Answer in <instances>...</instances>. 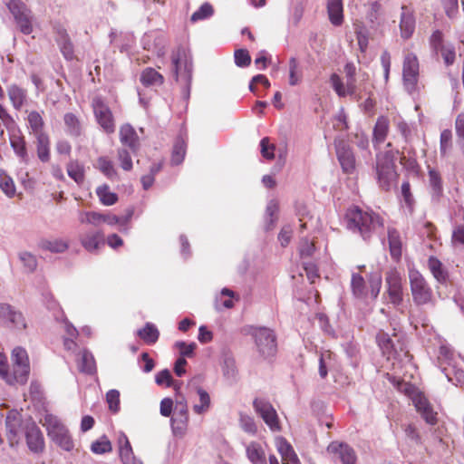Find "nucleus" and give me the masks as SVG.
I'll return each instance as SVG.
<instances>
[{"label": "nucleus", "instance_id": "f3484780", "mask_svg": "<svg viewBox=\"0 0 464 464\" xmlns=\"http://www.w3.org/2000/svg\"><path fill=\"white\" fill-rule=\"evenodd\" d=\"M413 402L417 411L428 424L435 425L437 423V412L433 411L432 406L425 396L422 394L416 395Z\"/></svg>", "mask_w": 464, "mask_h": 464}, {"label": "nucleus", "instance_id": "cd10ccee", "mask_svg": "<svg viewBox=\"0 0 464 464\" xmlns=\"http://www.w3.org/2000/svg\"><path fill=\"white\" fill-rule=\"evenodd\" d=\"M35 136V147L38 159L45 163L51 159L50 138L47 133Z\"/></svg>", "mask_w": 464, "mask_h": 464}, {"label": "nucleus", "instance_id": "412c9836", "mask_svg": "<svg viewBox=\"0 0 464 464\" xmlns=\"http://www.w3.org/2000/svg\"><path fill=\"white\" fill-rule=\"evenodd\" d=\"M104 235L102 231L92 230L85 232L80 236V242L82 246L88 252H95L98 250L101 244L103 243Z\"/></svg>", "mask_w": 464, "mask_h": 464}, {"label": "nucleus", "instance_id": "37998d69", "mask_svg": "<svg viewBox=\"0 0 464 464\" xmlns=\"http://www.w3.org/2000/svg\"><path fill=\"white\" fill-rule=\"evenodd\" d=\"M58 44L63 55L66 60L72 61L75 58L73 44L65 32L61 34V38L58 41Z\"/></svg>", "mask_w": 464, "mask_h": 464}, {"label": "nucleus", "instance_id": "e433bc0d", "mask_svg": "<svg viewBox=\"0 0 464 464\" xmlns=\"http://www.w3.org/2000/svg\"><path fill=\"white\" fill-rule=\"evenodd\" d=\"M138 335L145 343L154 344L159 339L160 332L153 324L147 323L138 331Z\"/></svg>", "mask_w": 464, "mask_h": 464}, {"label": "nucleus", "instance_id": "58836bf2", "mask_svg": "<svg viewBox=\"0 0 464 464\" xmlns=\"http://www.w3.org/2000/svg\"><path fill=\"white\" fill-rule=\"evenodd\" d=\"M26 121L34 135L43 134L44 121L42 114L37 111H31L27 114Z\"/></svg>", "mask_w": 464, "mask_h": 464}, {"label": "nucleus", "instance_id": "4d7b16f0", "mask_svg": "<svg viewBox=\"0 0 464 464\" xmlns=\"http://www.w3.org/2000/svg\"><path fill=\"white\" fill-rule=\"evenodd\" d=\"M118 160L123 170L130 171L132 169V160L126 149L118 150Z\"/></svg>", "mask_w": 464, "mask_h": 464}, {"label": "nucleus", "instance_id": "c03bdc74", "mask_svg": "<svg viewBox=\"0 0 464 464\" xmlns=\"http://www.w3.org/2000/svg\"><path fill=\"white\" fill-rule=\"evenodd\" d=\"M104 213L97 211H83L81 212L79 220L82 224H90L94 227L100 226L103 223Z\"/></svg>", "mask_w": 464, "mask_h": 464}, {"label": "nucleus", "instance_id": "39448f33", "mask_svg": "<svg viewBox=\"0 0 464 464\" xmlns=\"http://www.w3.org/2000/svg\"><path fill=\"white\" fill-rule=\"evenodd\" d=\"M172 72L177 82H183L189 88L192 78V63L188 51L178 46L171 53Z\"/></svg>", "mask_w": 464, "mask_h": 464}, {"label": "nucleus", "instance_id": "e2e57ef3", "mask_svg": "<svg viewBox=\"0 0 464 464\" xmlns=\"http://www.w3.org/2000/svg\"><path fill=\"white\" fill-rule=\"evenodd\" d=\"M455 130L459 143L464 146V112L458 114L456 117Z\"/></svg>", "mask_w": 464, "mask_h": 464}, {"label": "nucleus", "instance_id": "b1692460", "mask_svg": "<svg viewBox=\"0 0 464 464\" xmlns=\"http://www.w3.org/2000/svg\"><path fill=\"white\" fill-rule=\"evenodd\" d=\"M133 209H128L126 214L123 216H116L111 213H104L103 223L109 226H119L120 231L122 233H127L129 230V225L131 221L133 216Z\"/></svg>", "mask_w": 464, "mask_h": 464}, {"label": "nucleus", "instance_id": "a878e982", "mask_svg": "<svg viewBox=\"0 0 464 464\" xmlns=\"http://www.w3.org/2000/svg\"><path fill=\"white\" fill-rule=\"evenodd\" d=\"M326 9L330 23L334 26H340L343 23V0H327Z\"/></svg>", "mask_w": 464, "mask_h": 464}, {"label": "nucleus", "instance_id": "de8ad7c7", "mask_svg": "<svg viewBox=\"0 0 464 464\" xmlns=\"http://www.w3.org/2000/svg\"><path fill=\"white\" fill-rule=\"evenodd\" d=\"M186 154V144L185 141L181 139H178L173 146L172 154H171V162L175 165L180 164Z\"/></svg>", "mask_w": 464, "mask_h": 464}, {"label": "nucleus", "instance_id": "4be33fe9", "mask_svg": "<svg viewBox=\"0 0 464 464\" xmlns=\"http://www.w3.org/2000/svg\"><path fill=\"white\" fill-rule=\"evenodd\" d=\"M390 131V120L386 116L378 117L372 131V143L376 149L383 143Z\"/></svg>", "mask_w": 464, "mask_h": 464}, {"label": "nucleus", "instance_id": "393cba45", "mask_svg": "<svg viewBox=\"0 0 464 464\" xmlns=\"http://www.w3.org/2000/svg\"><path fill=\"white\" fill-rule=\"evenodd\" d=\"M120 140L121 144L129 147L132 152L139 149V137L134 128L130 124H124L120 128Z\"/></svg>", "mask_w": 464, "mask_h": 464}, {"label": "nucleus", "instance_id": "2f4dec72", "mask_svg": "<svg viewBox=\"0 0 464 464\" xmlns=\"http://www.w3.org/2000/svg\"><path fill=\"white\" fill-rule=\"evenodd\" d=\"M63 122L66 127V132L72 137H79L82 132V126L79 117L72 113L67 112L63 116Z\"/></svg>", "mask_w": 464, "mask_h": 464}, {"label": "nucleus", "instance_id": "774afa93", "mask_svg": "<svg viewBox=\"0 0 464 464\" xmlns=\"http://www.w3.org/2000/svg\"><path fill=\"white\" fill-rule=\"evenodd\" d=\"M452 245H464V225L455 226L451 235Z\"/></svg>", "mask_w": 464, "mask_h": 464}, {"label": "nucleus", "instance_id": "f8f14e48", "mask_svg": "<svg viewBox=\"0 0 464 464\" xmlns=\"http://www.w3.org/2000/svg\"><path fill=\"white\" fill-rule=\"evenodd\" d=\"M256 412L263 419L272 431H280L281 425L274 406L266 400L256 398L253 401Z\"/></svg>", "mask_w": 464, "mask_h": 464}, {"label": "nucleus", "instance_id": "1a4fd4ad", "mask_svg": "<svg viewBox=\"0 0 464 464\" xmlns=\"http://www.w3.org/2000/svg\"><path fill=\"white\" fill-rule=\"evenodd\" d=\"M419 70L420 64L416 54L408 53L403 59L402 79L403 85L409 93H413L417 91Z\"/></svg>", "mask_w": 464, "mask_h": 464}, {"label": "nucleus", "instance_id": "4468645a", "mask_svg": "<svg viewBox=\"0 0 464 464\" xmlns=\"http://www.w3.org/2000/svg\"><path fill=\"white\" fill-rule=\"evenodd\" d=\"M440 355L444 357L442 362L443 372L450 382H461L464 381V370L457 366L454 354L450 353L446 348L440 349Z\"/></svg>", "mask_w": 464, "mask_h": 464}, {"label": "nucleus", "instance_id": "5fc2aeb1", "mask_svg": "<svg viewBox=\"0 0 464 464\" xmlns=\"http://www.w3.org/2000/svg\"><path fill=\"white\" fill-rule=\"evenodd\" d=\"M106 401L110 411L116 413L120 410V392L117 390H110L106 393Z\"/></svg>", "mask_w": 464, "mask_h": 464}, {"label": "nucleus", "instance_id": "0e129e2a", "mask_svg": "<svg viewBox=\"0 0 464 464\" xmlns=\"http://www.w3.org/2000/svg\"><path fill=\"white\" fill-rule=\"evenodd\" d=\"M298 62L295 57L289 60V83L292 86L296 85L300 78L297 76Z\"/></svg>", "mask_w": 464, "mask_h": 464}, {"label": "nucleus", "instance_id": "473e14b6", "mask_svg": "<svg viewBox=\"0 0 464 464\" xmlns=\"http://www.w3.org/2000/svg\"><path fill=\"white\" fill-rule=\"evenodd\" d=\"M68 176L78 185H82L85 180L84 166L76 160H70L66 165Z\"/></svg>", "mask_w": 464, "mask_h": 464}, {"label": "nucleus", "instance_id": "ddd939ff", "mask_svg": "<svg viewBox=\"0 0 464 464\" xmlns=\"http://www.w3.org/2000/svg\"><path fill=\"white\" fill-rule=\"evenodd\" d=\"M23 430L29 450L34 454H42L44 451L45 443L39 427L34 422H31L26 424Z\"/></svg>", "mask_w": 464, "mask_h": 464}, {"label": "nucleus", "instance_id": "09e8293b", "mask_svg": "<svg viewBox=\"0 0 464 464\" xmlns=\"http://www.w3.org/2000/svg\"><path fill=\"white\" fill-rule=\"evenodd\" d=\"M97 169L110 179L117 176V172L114 169L113 163L107 157L98 158Z\"/></svg>", "mask_w": 464, "mask_h": 464}, {"label": "nucleus", "instance_id": "6e6d98bb", "mask_svg": "<svg viewBox=\"0 0 464 464\" xmlns=\"http://www.w3.org/2000/svg\"><path fill=\"white\" fill-rule=\"evenodd\" d=\"M0 377L3 378L8 384L14 385L13 372L9 373L7 360L5 354L0 353Z\"/></svg>", "mask_w": 464, "mask_h": 464}, {"label": "nucleus", "instance_id": "423d86ee", "mask_svg": "<svg viewBox=\"0 0 464 464\" xmlns=\"http://www.w3.org/2000/svg\"><path fill=\"white\" fill-rule=\"evenodd\" d=\"M250 334L255 340L258 352L264 358H270L277 352L274 332L266 327H252Z\"/></svg>", "mask_w": 464, "mask_h": 464}, {"label": "nucleus", "instance_id": "4c0bfd02", "mask_svg": "<svg viewBox=\"0 0 464 464\" xmlns=\"http://www.w3.org/2000/svg\"><path fill=\"white\" fill-rule=\"evenodd\" d=\"M96 195L103 206H112L118 202V195L111 191L107 184L99 186L96 188Z\"/></svg>", "mask_w": 464, "mask_h": 464}, {"label": "nucleus", "instance_id": "49530a36", "mask_svg": "<svg viewBox=\"0 0 464 464\" xmlns=\"http://www.w3.org/2000/svg\"><path fill=\"white\" fill-rule=\"evenodd\" d=\"M198 394L199 396V403L193 406V411L197 414H203L207 412L210 407V397L209 394L203 389H198Z\"/></svg>", "mask_w": 464, "mask_h": 464}, {"label": "nucleus", "instance_id": "6ab92c4d", "mask_svg": "<svg viewBox=\"0 0 464 464\" xmlns=\"http://www.w3.org/2000/svg\"><path fill=\"white\" fill-rule=\"evenodd\" d=\"M0 318H2L5 323L8 322L12 324L14 328L24 329L26 327L23 314L14 310L9 304H0Z\"/></svg>", "mask_w": 464, "mask_h": 464}, {"label": "nucleus", "instance_id": "680f3d73", "mask_svg": "<svg viewBox=\"0 0 464 464\" xmlns=\"http://www.w3.org/2000/svg\"><path fill=\"white\" fill-rule=\"evenodd\" d=\"M155 381L158 385L165 384L167 387L173 385V378L168 369L159 372L155 376Z\"/></svg>", "mask_w": 464, "mask_h": 464}, {"label": "nucleus", "instance_id": "2eb2a0df", "mask_svg": "<svg viewBox=\"0 0 464 464\" xmlns=\"http://www.w3.org/2000/svg\"><path fill=\"white\" fill-rule=\"evenodd\" d=\"M336 156L345 173H353L356 168V160L353 149L343 140L335 144Z\"/></svg>", "mask_w": 464, "mask_h": 464}, {"label": "nucleus", "instance_id": "c9c22d12", "mask_svg": "<svg viewBox=\"0 0 464 464\" xmlns=\"http://www.w3.org/2000/svg\"><path fill=\"white\" fill-rule=\"evenodd\" d=\"M10 143L15 154L22 160V161L27 162L28 153L24 137L14 134L10 137Z\"/></svg>", "mask_w": 464, "mask_h": 464}, {"label": "nucleus", "instance_id": "7c9ffc66", "mask_svg": "<svg viewBox=\"0 0 464 464\" xmlns=\"http://www.w3.org/2000/svg\"><path fill=\"white\" fill-rule=\"evenodd\" d=\"M7 439L11 446H15L20 441V420L14 417V412H10L6 417Z\"/></svg>", "mask_w": 464, "mask_h": 464}, {"label": "nucleus", "instance_id": "9d476101", "mask_svg": "<svg viewBox=\"0 0 464 464\" xmlns=\"http://www.w3.org/2000/svg\"><path fill=\"white\" fill-rule=\"evenodd\" d=\"M13 376L14 384H24L30 372L27 352L22 347H16L12 352Z\"/></svg>", "mask_w": 464, "mask_h": 464}, {"label": "nucleus", "instance_id": "dca6fc26", "mask_svg": "<svg viewBox=\"0 0 464 464\" xmlns=\"http://www.w3.org/2000/svg\"><path fill=\"white\" fill-rule=\"evenodd\" d=\"M327 450L338 458L343 464H355L357 461L354 450L348 444L334 441L328 446Z\"/></svg>", "mask_w": 464, "mask_h": 464}, {"label": "nucleus", "instance_id": "bb28decb", "mask_svg": "<svg viewBox=\"0 0 464 464\" xmlns=\"http://www.w3.org/2000/svg\"><path fill=\"white\" fill-rule=\"evenodd\" d=\"M7 94L13 107L19 111L27 102V92L17 84H11L7 88Z\"/></svg>", "mask_w": 464, "mask_h": 464}, {"label": "nucleus", "instance_id": "0eeeda50", "mask_svg": "<svg viewBox=\"0 0 464 464\" xmlns=\"http://www.w3.org/2000/svg\"><path fill=\"white\" fill-rule=\"evenodd\" d=\"M6 7L12 14L19 30L24 34L33 32V14L30 8L21 0H10Z\"/></svg>", "mask_w": 464, "mask_h": 464}, {"label": "nucleus", "instance_id": "8fccbe9b", "mask_svg": "<svg viewBox=\"0 0 464 464\" xmlns=\"http://www.w3.org/2000/svg\"><path fill=\"white\" fill-rule=\"evenodd\" d=\"M452 147V132L450 130H443L440 139V151L441 156H446Z\"/></svg>", "mask_w": 464, "mask_h": 464}, {"label": "nucleus", "instance_id": "20e7f679", "mask_svg": "<svg viewBox=\"0 0 464 464\" xmlns=\"http://www.w3.org/2000/svg\"><path fill=\"white\" fill-rule=\"evenodd\" d=\"M42 425L46 429L48 437L61 449L71 451L74 443L68 429L53 414L44 415L41 420Z\"/></svg>", "mask_w": 464, "mask_h": 464}, {"label": "nucleus", "instance_id": "5701e85b", "mask_svg": "<svg viewBox=\"0 0 464 464\" xmlns=\"http://www.w3.org/2000/svg\"><path fill=\"white\" fill-rule=\"evenodd\" d=\"M276 449L281 455L283 464H297L299 459L291 444L283 437L276 440Z\"/></svg>", "mask_w": 464, "mask_h": 464}, {"label": "nucleus", "instance_id": "9b49d317", "mask_svg": "<svg viewBox=\"0 0 464 464\" xmlns=\"http://www.w3.org/2000/svg\"><path fill=\"white\" fill-rule=\"evenodd\" d=\"M385 284L390 303L394 305L401 304L403 301L402 277L396 268H390L385 273Z\"/></svg>", "mask_w": 464, "mask_h": 464}, {"label": "nucleus", "instance_id": "a19ab883", "mask_svg": "<svg viewBox=\"0 0 464 464\" xmlns=\"http://www.w3.org/2000/svg\"><path fill=\"white\" fill-rule=\"evenodd\" d=\"M68 243L63 239H44L40 242V247L53 253H63L68 248Z\"/></svg>", "mask_w": 464, "mask_h": 464}, {"label": "nucleus", "instance_id": "f257e3e1", "mask_svg": "<svg viewBox=\"0 0 464 464\" xmlns=\"http://www.w3.org/2000/svg\"><path fill=\"white\" fill-rule=\"evenodd\" d=\"M345 221L347 228L359 234L363 239L371 238L384 225L379 214L372 210H363L357 206L347 209Z\"/></svg>", "mask_w": 464, "mask_h": 464}, {"label": "nucleus", "instance_id": "bf43d9fd", "mask_svg": "<svg viewBox=\"0 0 464 464\" xmlns=\"http://www.w3.org/2000/svg\"><path fill=\"white\" fill-rule=\"evenodd\" d=\"M445 63L449 66L454 63L456 58L455 48L451 45H444L439 49Z\"/></svg>", "mask_w": 464, "mask_h": 464}, {"label": "nucleus", "instance_id": "ea45409f", "mask_svg": "<svg viewBox=\"0 0 464 464\" xmlns=\"http://www.w3.org/2000/svg\"><path fill=\"white\" fill-rule=\"evenodd\" d=\"M78 367L81 372L86 373H93L96 370V364L93 355L87 350H83L80 353Z\"/></svg>", "mask_w": 464, "mask_h": 464}, {"label": "nucleus", "instance_id": "79ce46f5", "mask_svg": "<svg viewBox=\"0 0 464 464\" xmlns=\"http://www.w3.org/2000/svg\"><path fill=\"white\" fill-rule=\"evenodd\" d=\"M351 287L353 294L356 297L362 298L366 296V284L363 277L360 274H353L351 280Z\"/></svg>", "mask_w": 464, "mask_h": 464}, {"label": "nucleus", "instance_id": "c756f323", "mask_svg": "<svg viewBox=\"0 0 464 464\" xmlns=\"http://www.w3.org/2000/svg\"><path fill=\"white\" fill-rule=\"evenodd\" d=\"M330 82L339 97H345L355 92L356 85H353L352 82H346V84H344L342 78L335 72L331 74Z\"/></svg>", "mask_w": 464, "mask_h": 464}, {"label": "nucleus", "instance_id": "a18cd8bd", "mask_svg": "<svg viewBox=\"0 0 464 464\" xmlns=\"http://www.w3.org/2000/svg\"><path fill=\"white\" fill-rule=\"evenodd\" d=\"M0 188L9 198L15 194V186L13 179L0 169Z\"/></svg>", "mask_w": 464, "mask_h": 464}, {"label": "nucleus", "instance_id": "f704fd0d", "mask_svg": "<svg viewBox=\"0 0 464 464\" xmlns=\"http://www.w3.org/2000/svg\"><path fill=\"white\" fill-rule=\"evenodd\" d=\"M246 456L253 464H266L265 451L257 442H251L246 447Z\"/></svg>", "mask_w": 464, "mask_h": 464}, {"label": "nucleus", "instance_id": "a211bd4d", "mask_svg": "<svg viewBox=\"0 0 464 464\" xmlns=\"http://www.w3.org/2000/svg\"><path fill=\"white\" fill-rule=\"evenodd\" d=\"M415 31V17L413 13L407 6L401 7L400 32L404 40L410 39Z\"/></svg>", "mask_w": 464, "mask_h": 464}, {"label": "nucleus", "instance_id": "f03ea898", "mask_svg": "<svg viewBox=\"0 0 464 464\" xmlns=\"http://www.w3.org/2000/svg\"><path fill=\"white\" fill-rule=\"evenodd\" d=\"M386 147L388 150L376 154L374 169L380 188L383 191H390L396 185L399 176L395 165L399 151L393 150L390 142Z\"/></svg>", "mask_w": 464, "mask_h": 464}, {"label": "nucleus", "instance_id": "864d4df0", "mask_svg": "<svg viewBox=\"0 0 464 464\" xmlns=\"http://www.w3.org/2000/svg\"><path fill=\"white\" fill-rule=\"evenodd\" d=\"M235 63L238 67H247L251 63V57L246 49H237L234 53Z\"/></svg>", "mask_w": 464, "mask_h": 464}, {"label": "nucleus", "instance_id": "603ef678", "mask_svg": "<svg viewBox=\"0 0 464 464\" xmlns=\"http://www.w3.org/2000/svg\"><path fill=\"white\" fill-rule=\"evenodd\" d=\"M261 155L268 160H272L275 158L276 146L270 143L268 137H265L260 141Z\"/></svg>", "mask_w": 464, "mask_h": 464}, {"label": "nucleus", "instance_id": "7ed1b4c3", "mask_svg": "<svg viewBox=\"0 0 464 464\" xmlns=\"http://www.w3.org/2000/svg\"><path fill=\"white\" fill-rule=\"evenodd\" d=\"M409 284L412 301L417 306L434 304V295L423 275L415 268L409 269Z\"/></svg>", "mask_w": 464, "mask_h": 464}, {"label": "nucleus", "instance_id": "6e6552de", "mask_svg": "<svg viewBox=\"0 0 464 464\" xmlns=\"http://www.w3.org/2000/svg\"><path fill=\"white\" fill-rule=\"evenodd\" d=\"M92 108L98 124L107 133L115 130V121L111 110L101 96H94L92 100Z\"/></svg>", "mask_w": 464, "mask_h": 464}, {"label": "nucleus", "instance_id": "052dcab7", "mask_svg": "<svg viewBox=\"0 0 464 464\" xmlns=\"http://www.w3.org/2000/svg\"><path fill=\"white\" fill-rule=\"evenodd\" d=\"M175 346L179 349L180 353V357H192L194 354V351L197 347L195 343H186L185 342H177Z\"/></svg>", "mask_w": 464, "mask_h": 464}, {"label": "nucleus", "instance_id": "c85d7f7f", "mask_svg": "<svg viewBox=\"0 0 464 464\" xmlns=\"http://www.w3.org/2000/svg\"><path fill=\"white\" fill-rule=\"evenodd\" d=\"M140 82L145 87L161 86L164 83V77L154 68L147 67L140 72Z\"/></svg>", "mask_w": 464, "mask_h": 464}, {"label": "nucleus", "instance_id": "aec40b11", "mask_svg": "<svg viewBox=\"0 0 464 464\" xmlns=\"http://www.w3.org/2000/svg\"><path fill=\"white\" fill-rule=\"evenodd\" d=\"M387 234L391 256L395 262H399L402 255L403 247L401 233L394 227H388Z\"/></svg>", "mask_w": 464, "mask_h": 464}, {"label": "nucleus", "instance_id": "72a5a7b5", "mask_svg": "<svg viewBox=\"0 0 464 464\" xmlns=\"http://www.w3.org/2000/svg\"><path fill=\"white\" fill-rule=\"evenodd\" d=\"M428 267L439 283H446L448 279V272L444 268L443 264L435 256H430L428 260Z\"/></svg>", "mask_w": 464, "mask_h": 464}, {"label": "nucleus", "instance_id": "13d9d810", "mask_svg": "<svg viewBox=\"0 0 464 464\" xmlns=\"http://www.w3.org/2000/svg\"><path fill=\"white\" fill-rule=\"evenodd\" d=\"M91 449L96 454H103L111 450V444L109 440L102 438L100 440L92 442Z\"/></svg>", "mask_w": 464, "mask_h": 464}, {"label": "nucleus", "instance_id": "69168bd1", "mask_svg": "<svg viewBox=\"0 0 464 464\" xmlns=\"http://www.w3.org/2000/svg\"><path fill=\"white\" fill-rule=\"evenodd\" d=\"M20 259L29 272H33L35 270L37 266V261L34 255L28 252H24L20 255Z\"/></svg>", "mask_w": 464, "mask_h": 464}, {"label": "nucleus", "instance_id": "338daca9", "mask_svg": "<svg viewBox=\"0 0 464 464\" xmlns=\"http://www.w3.org/2000/svg\"><path fill=\"white\" fill-rule=\"evenodd\" d=\"M0 121L7 130L13 129L15 121L8 111L0 103Z\"/></svg>", "mask_w": 464, "mask_h": 464}, {"label": "nucleus", "instance_id": "3c124183", "mask_svg": "<svg viewBox=\"0 0 464 464\" xmlns=\"http://www.w3.org/2000/svg\"><path fill=\"white\" fill-rule=\"evenodd\" d=\"M214 13L213 6L209 3H204L190 17L192 22H198L210 17Z\"/></svg>", "mask_w": 464, "mask_h": 464}]
</instances>
